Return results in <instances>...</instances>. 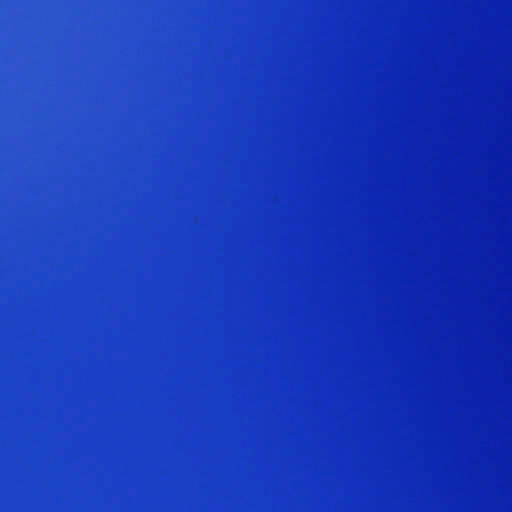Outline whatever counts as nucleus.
<instances>
[{
  "label": "nucleus",
  "mask_w": 512,
  "mask_h": 512,
  "mask_svg": "<svg viewBox=\"0 0 512 512\" xmlns=\"http://www.w3.org/2000/svg\"><path fill=\"white\" fill-rule=\"evenodd\" d=\"M190 160L194 161V160H210V159L209 158H191Z\"/></svg>",
  "instance_id": "7ed1b4c3"
},
{
  "label": "nucleus",
  "mask_w": 512,
  "mask_h": 512,
  "mask_svg": "<svg viewBox=\"0 0 512 512\" xmlns=\"http://www.w3.org/2000/svg\"><path fill=\"white\" fill-rule=\"evenodd\" d=\"M111 4H149L153 9V203H160V0L153 2H111Z\"/></svg>",
  "instance_id": "f257e3e1"
},
{
  "label": "nucleus",
  "mask_w": 512,
  "mask_h": 512,
  "mask_svg": "<svg viewBox=\"0 0 512 512\" xmlns=\"http://www.w3.org/2000/svg\"><path fill=\"white\" fill-rule=\"evenodd\" d=\"M172 4L178 5H211V2H164L162 0V13L164 9ZM164 48V42L162 41V49ZM162 163L164 160H169L164 153V145L162 144ZM164 246V230L162 229V247ZM164 310V256L162 255V311ZM162 359H164V319L162 318Z\"/></svg>",
  "instance_id": "f03ea898"
},
{
  "label": "nucleus",
  "mask_w": 512,
  "mask_h": 512,
  "mask_svg": "<svg viewBox=\"0 0 512 512\" xmlns=\"http://www.w3.org/2000/svg\"><path fill=\"white\" fill-rule=\"evenodd\" d=\"M114 160H115V161H118L119 159H118V158H115Z\"/></svg>",
  "instance_id": "20e7f679"
},
{
  "label": "nucleus",
  "mask_w": 512,
  "mask_h": 512,
  "mask_svg": "<svg viewBox=\"0 0 512 512\" xmlns=\"http://www.w3.org/2000/svg\"><path fill=\"white\" fill-rule=\"evenodd\" d=\"M144 160H145V161H148V158H145Z\"/></svg>",
  "instance_id": "39448f33"
}]
</instances>
